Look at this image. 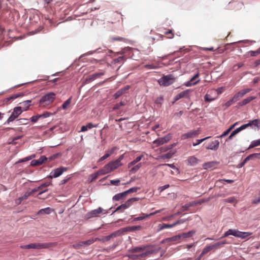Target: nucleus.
<instances>
[{"mask_svg": "<svg viewBox=\"0 0 260 260\" xmlns=\"http://www.w3.org/2000/svg\"><path fill=\"white\" fill-rule=\"evenodd\" d=\"M175 81V78L172 74L164 76L158 80L160 85L167 86L172 84Z\"/></svg>", "mask_w": 260, "mask_h": 260, "instance_id": "obj_1", "label": "nucleus"}, {"mask_svg": "<svg viewBox=\"0 0 260 260\" xmlns=\"http://www.w3.org/2000/svg\"><path fill=\"white\" fill-rule=\"evenodd\" d=\"M55 94L54 92H49L42 97L40 104L43 106L49 105L51 104L55 99Z\"/></svg>", "mask_w": 260, "mask_h": 260, "instance_id": "obj_2", "label": "nucleus"}, {"mask_svg": "<svg viewBox=\"0 0 260 260\" xmlns=\"http://www.w3.org/2000/svg\"><path fill=\"white\" fill-rule=\"evenodd\" d=\"M50 244L49 243H31L25 245H21L20 248L22 249H44L47 248L50 246Z\"/></svg>", "mask_w": 260, "mask_h": 260, "instance_id": "obj_3", "label": "nucleus"}, {"mask_svg": "<svg viewBox=\"0 0 260 260\" xmlns=\"http://www.w3.org/2000/svg\"><path fill=\"white\" fill-rule=\"evenodd\" d=\"M122 165V164H119V161H111L107 164L103 168V170L105 174H108L114 170L117 169L118 167Z\"/></svg>", "mask_w": 260, "mask_h": 260, "instance_id": "obj_4", "label": "nucleus"}, {"mask_svg": "<svg viewBox=\"0 0 260 260\" xmlns=\"http://www.w3.org/2000/svg\"><path fill=\"white\" fill-rule=\"evenodd\" d=\"M108 213V210H105L101 207L91 210L90 212L88 213L87 216L89 218L97 217L99 214L103 213L106 214Z\"/></svg>", "mask_w": 260, "mask_h": 260, "instance_id": "obj_5", "label": "nucleus"}, {"mask_svg": "<svg viewBox=\"0 0 260 260\" xmlns=\"http://www.w3.org/2000/svg\"><path fill=\"white\" fill-rule=\"evenodd\" d=\"M22 112V111L21 110V107H17L14 108L12 114L7 120V122L10 123V122L14 121L21 114Z\"/></svg>", "mask_w": 260, "mask_h": 260, "instance_id": "obj_6", "label": "nucleus"}, {"mask_svg": "<svg viewBox=\"0 0 260 260\" xmlns=\"http://www.w3.org/2000/svg\"><path fill=\"white\" fill-rule=\"evenodd\" d=\"M200 134V130H193L188 132V133L182 135L181 138L182 140H185L188 138H193L198 136Z\"/></svg>", "mask_w": 260, "mask_h": 260, "instance_id": "obj_7", "label": "nucleus"}, {"mask_svg": "<svg viewBox=\"0 0 260 260\" xmlns=\"http://www.w3.org/2000/svg\"><path fill=\"white\" fill-rule=\"evenodd\" d=\"M199 73H197L195 74L189 81H187L185 83L184 85L187 87H190L194 85L199 82L200 79H199Z\"/></svg>", "mask_w": 260, "mask_h": 260, "instance_id": "obj_8", "label": "nucleus"}, {"mask_svg": "<svg viewBox=\"0 0 260 260\" xmlns=\"http://www.w3.org/2000/svg\"><path fill=\"white\" fill-rule=\"evenodd\" d=\"M67 170V168L65 167H60L54 170L51 173L50 177L51 178H56L60 176L64 171Z\"/></svg>", "mask_w": 260, "mask_h": 260, "instance_id": "obj_9", "label": "nucleus"}, {"mask_svg": "<svg viewBox=\"0 0 260 260\" xmlns=\"http://www.w3.org/2000/svg\"><path fill=\"white\" fill-rule=\"evenodd\" d=\"M247 124L248 127H251V128L254 129H260V120L258 119L250 120Z\"/></svg>", "mask_w": 260, "mask_h": 260, "instance_id": "obj_10", "label": "nucleus"}, {"mask_svg": "<svg viewBox=\"0 0 260 260\" xmlns=\"http://www.w3.org/2000/svg\"><path fill=\"white\" fill-rule=\"evenodd\" d=\"M47 159V157L45 156H41L38 159L32 160L30 162V165L32 166H39L43 164Z\"/></svg>", "mask_w": 260, "mask_h": 260, "instance_id": "obj_11", "label": "nucleus"}, {"mask_svg": "<svg viewBox=\"0 0 260 260\" xmlns=\"http://www.w3.org/2000/svg\"><path fill=\"white\" fill-rule=\"evenodd\" d=\"M121 233L119 231H118L112 233L109 236L103 237V238H101V242L104 243L105 241H109L111 239H113L115 237L119 236L121 234Z\"/></svg>", "mask_w": 260, "mask_h": 260, "instance_id": "obj_12", "label": "nucleus"}, {"mask_svg": "<svg viewBox=\"0 0 260 260\" xmlns=\"http://www.w3.org/2000/svg\"><path fill=\"white\" fill-rule=\"evenodd\" d=\"M219 145V142L218 140H215L214 141L212 142L211 143H210L206 147V148L207 150H211L216 151L218 149Z\"/></svg>", "mask_w": 260, "mask_h": 260, "instance_id": "obj_13", "label": "nucleus"}, {"mask_svg": "<svg viewBox=\"0 0 260 260\" xmlns=\"http://www.w3.org/2000/svg\"><path fill=\"white\" fill-rule=\"evenodd\" d=\"M255 98H256L255 96L247 97V98L242 100L241 102H239L237 104V106H238V107L244 106L247 105V104H248L249 103H250L251 101L255 99Z\"/></svg>", "mask_w": 260, "mask_h": 260, "instance_id": "obj_14", "label": "nucleus"}, {"mask_svg": "<svg viewBox=\"0 0 260 260\" xmlns=\"http://www.w3.org/2000/svg\"><path fill=\"white\" fill-rule=\"evenodd\" d=\"M130 88L129 85H126L124 87L118 90L113 95L115 99L118 98L120 96L123 94L126 90Z\"/></svg>", "mask_w": 260, "mask_h": 260, "instance_id": "obj_15", "label": "nucleus"}, {"mask_svg": "<svg viewBox=\"0 0 260 260\" xmlns=\"http://www.w3.org/2000/svg\"><path fill=\"white\" fill-rule=\"evenodd\" d=\"M239 231L235 229H229L226 231L222 236V238L228 237L230 235L234 236L236 237H238Z\"/></svg>", "mask_w": 260, "mask_h": 260, "instance_id": "obj_16", "label": "nucleus"}, {"mask_svg": "<svg viewBox=\"0 0 260 260\" xmlns=\"http://www.w3.org/2000/svg\"><path fill=\"white\" fill-rule=\"evenodd\" d=\"M104 75L103 73H97L89 76L85 80L87 83H89L95 80L96 78Z\"/></svg>", "mask_w": 260, "mask_h": 260, "instance_id": "obj_17", "label": "nucleus"}, {"mask_svg": "<svg viewBox=\"0 0 260 260\" xmlns=\"http://www.w3.org/2000/svg\"><path fill=\"white\" fill-rule=\"evenodd\" d=\"M199 161V160L194 156H191L187 159V163L191 166L196 165Z\"/></svg>", "mask_w": 260, "mask_h": 260, "instance_id": "obj_18", "label": "nucleus"}, {"mask_svg": "<svg viewBox=\"0 0 260 260\" xmlns=\"http://www.w3.org/2000/svg\"><path fill=\"white\" fill-rule=\"evenodd\" d=\"M29 196L30 193L26 192L23 196L19 197V198L15 200V203L17 205H20L22 201L26 200Z\"/></svg>", "mask_w": 260, "mask_h": 260, "instance_id": "obj_19", "label": "nucleus"}, {"mask_svg": "<svg viewBox=\"0 0 260 260\" xmlns=\"http://www.w3.org/2000/svg\"><path fill=\"white\" fill-rule=\"evenodd\" d=\"M98 124H93V123L89 122L86 125H83L81 127L80 132H85L89 129H91L93 127H98Z\"/></svg>", "mask_w": 260, "mask_h": 260, "instance_id": "obj_20", "label": "nucleus"}, {"mask_svg": "<svg viewBox=\"0 0 260 260\" xmlns=\"http://www.w3.org/2000/svg\"><path fill=\"white\" fill-rule=\"evenodd\" d=\"M115 149V147H113L111 149L106 151L105 154L100 158L99 161H103L109 157L113 153Z\"/></svg>", "mask_w": 260, "mask_h": 260, "instance_id": "obj_21", "label": "nucleus"}, {"mask_svg": "<svg viewBox=\"0 0 260 260\" xmlns=\"http://www.w3.org/2000/svg\"><path fill=\"white\" fill-rule=\"evenodd\" d=\"M180 239V236H179V235H178L174 236H173L170 238H166V239L163 240L161 241V243H166V242L169 243L171 241H179Z\"/></svg>", "mask_w": 260, "mask_h": 260, "instance_id": "obj_22", "label": "nucleus"}, {"mask_svg": "<svg viewBox=\"0 0 260 260\" xmlns=\"http://www.w3.org/2000/svg\"><path fill=\"white\" fill-rule=\"evenodd\" d=\"M105 175L103 169L96 172V173L90 175V178H91V181L96 179L99 175Z\"/></svg>", "mask_w": 260, "mask_h": 260, "instance_id": "obj_23", "label": "nucleus"}, {"mask_svg": "<svg viewBox=\"0 0 260 260\" xmlns=\"http://www.w3.org/2000/svg\"><path fill=\"white\" fill-rule=\"evenodd\" d=\"M22 95H23L22 93H18V94H14L9 98H6L4 102L6 104H8L11 101L15 100V99H17V98L22 96Z\"/></svg>", "mask_w": 260, "mask_h": 260, "instance_id": "obj_24", "label": "nucleus"}, {"mask_svg": "<svg viewBox=\"0 0 260 260\" xmlns=\"http://www.w3.org/2000/svg\"><path fill=\"white\" fill-rule=\"evenodd\" d=\"M126 196L125 192H123L121 193H119L113 197L112 200L114 201H119L123 198H124Z\"/></svg>", "mask_w": 260, "mask_h": 260, "instance_id": "obj_25", "label": "nucleus"}, {"mask_svg": "<svg viewBox=\"0 0 260 260\" xmlns=\"http://www.w3.org/2000/svg\"><path fill=\"white\" fill-rule=\"evenodd\" d=\"M218 164L216 161H209L208 162H206L203 164V167L204 169H211L215 166V165Z\"/></svg>", "mask_w": 260, "mask_h": 260, "instance_id": "obj_26", "label": "nucleus"}, {"mask_svg": "<svg viewBox=\"0 0 260 260\" xmlns=\"http://www.w3.org/2000/svg\"><path fill=\"white\" fill-rule=\"evenodd\" d=\"M188 91H189V90H184V91L178 93V94H177L175 96V99H174L175 102L179 100V99H180L182 98L185 97L186 95H187Z\"/></svg>", "mask_w": 260, "mask_h": 260, "instance_id": "obj_27", "label": "nucleus"}, {"mask_svg": "<svg viewBox=\"0 0 260 260\" xmlns=\"http://www.w3.org/2000/svg\"><path fill=\"white\" fill-rule=\"evenodd\" d=\"M196 233L195 231H190L187 233H183L181 234H180L179 236H180L181 238H186L191 237L193 235H194Z\"/></svg>", "mask_w": 260, "mask_h": 260, "instance_id": "obj_28", "label": "nucleus"}, {"mask_svg": "<svg viewBox=\"0 0 260 260\" xmlns=\"http://www.w3.org/2000/svg\"><path fill=\"white\" fill-rule=\"evenodd\" d=\"M140 200L139 198H132L127 200L124 203V205L126 206V209L130 207L132 203L135 201H138Z\"/></svg>", "mask_w": 260, "mask_h": 260, "instance_id": "obj_29", "label": "nucleus"}, {"mask_svg": "<svg viewBox=\"0 0 260 260\" xmlns=\"http://www.w3.org/2000/svg\"><path fill=\"white\" fill-rule=\"evenodd\" d=\"M51 209L49 207H47L44 209H41L38 212V215L41 214H49L51 213Z\"/></svg>", "mask_w": 260, "mask_h": 260, "instance_id": "obj_30", "label": "nucleus"}, {"mask_svg": "<svg viewBox=\"0 0 260 260\" xmlns=\"http://www.w3.org/2000/svg\"><path fill=\"white\" fill-rule=\"evenodd\" d=\"M213 249H214V248H213V247H212V245L206 246L203 249L202 253L200 255V257H202L204 255L207 253L208 252H209L210 250H212Z\"/></svg>", "mask_w": 260, "mask_h": 260, "instance_id": "obj_31", "label": "nucleus"}, {"mask_svg": "<svg viewBox=\"0 0 260 260\" xmlns=\"http://www.w3.org/2000/svg\"><path fill=\"white\" fill-rule=\"evenodd\" d=\"M251 235V233L249 232H243L239 231L238 238H241L242 239H245Z\"/></svg>", "mask_w": 260, "mask_h": 260, "instance_id": "obj_32", "label": "nucleus"}, {"mask_svg": "<svg viewBox=\"0 0 260 260\" xmlns=\"http://www.w3.org/2000/svg\"><path fill=\"white\" fill-rule=\"evenodd\" d=\"M143 157V155H141L139 156H138L136 159H135L134 160L129 162L128 165V168H130L131 166H133L135 165L136 164H137L138 162L140 161L141 159Z\"/></svg>", "mask_w": 260, "mask_h": 260, "instance_id": "obj_33", "label": "nucleus"}, {"mask_svg": "<svg viewBox=\"0 0 260 260\" xmlns=\"http://www.w3.org/2000/svg\"><path fill=\"white\" fill-rule=\"evenodd\" d=\"M158 226H159L158 231H159L165 229L172 228L174 227V225H173V223L172 224L162 223V224H159Z\"/></svg>", "mask_w": 260, "mask_h": 260, "instance_id": "obj_34", "label": "nucleus"}, {"mask_svg": "<svg viewBox=\"0 0 260 260\" xmlns=\"http://www.w3.org/2000/svg\"><path fill=\"white\" fill-rule=\"evenodd\" d=\"M174 153L171 151H170L166 154H165L160 156V157L162 159H169L171 158L174 155Z\"/></svg>", "mask_w": 260, "mask_h": 260, "instance_id": "obj_35", "label": "nucleus"}, {"mask_svg": "<svg viewBox=\"0 0 260 260\" xmlns=\"http://www.w3.org/2000/svg\"><path fill=\"white\" fill-rule=\"evenodd\" d=\"M142 165L141 163L137 164L134 167H132L130 170V172L131 173H135L141 167Z\"/></svg>", "mask_w": 260, "mask_h": 260, "instance_id": "obj_36", "label": "nucleus"}, {"mask_svg": "<svg viewBox=\"0 0 260 260\" xmlns=\"http://www.w3.org/2000/svg\"><path fill=\"white\" fill-rule=\"evenodd\" d=\"M260 145V139L253 141L250 146L248 147V149H250L253 147H255L256 146Z\"/></svg>", "mask_w": 260, "mask_h": 260, "instance_id": "obj_37", "label": "nucleus"}, {"mask_svg": "<svg viewBox=\"0 0 260 260\" xmlns=\"http://www.w3.org/2000/svg\"><path fill=\"white\" fill-rule=\"evenodd\" d=\"M243 96L241 94V92H240V91H239L238 92H237V93H236L234 96L232 98L233 99V101H234V102H236L237 101H239L241 98H242Z\"/></svg>", "mask_w": 260, "mask_h": 260, "instance_id": "obj_38", "label": "nucleus"}, {"mask_svg": "<svg viewBox=\"0 0 260 260\" xmlns=\"http://www.w3.org/2000/svg\"><path fill=\"white\" fill-rule=\"evenodd\" d=\"M153 143L154 144H156V146H158L159 145L164 144L165 143L163 141V139L162 138H159L153 141Z\"/></svg>", "mask_w": 260, "mask_h": 260, "instance_id": "obj_39", "label": "nucleus"}, {"mask_svg": "<svg viewBox=\"0 0 260 260\" xmlns=\"http://www.w3.org/2000/svg\"><path fill=\"white\" fill-rule=\"evenodd\" d=\"M225 244H226V241H220L213 244L212 247H213L214 248H216L219 247H222Z\"/></svg>", "mask_w": 260, "mask_h": 260, "instance_id": "obj_40", "label": "nucleus"}, {"mask_svg": "<svg viewBox=\"0 0 260 260\" xmlns=\"http://www.w3.org/2000/svg\"><path fill=\"white\" fill-rule=\"evenodd\" d=\"M71 100L72 98L70 97L69 99H68L62 105V108L63 109H66L69 107V106L70 105L71 103Z\"/></svg>", "mask_w": 260, "mask_h": 260, "instance_id": "obj_41", "label": "nucleus"}, {"mask_svg": "<svg viewBox=\"0 0 260 260\" xmlns=\"http://www.w3.org/2000/svg\"><path fill=\"white\" fill-rule=\"evenodd\" d=\"M139 189V187H132V188H129V189L125 191L124 192H125V194L126 196L128 193H132V192H135L137 191V190Z\"/></svg>", "mask_w": 260, "mask_h": 260, "instance_id": "obj_42", "label": "nucleus"}, {"mask_svg": "<svg viewBox=\"0 0 260 260\" xmlns=\"http://www.w3.org/2000/svg\"><path fill=\"white\" fill-rule=\"evenodd\" d=\"M233 180L231 179H219L217 181L216 183L224 184V182H226L228 183H232L234 182Z\"/></svg>", "mask_w": 260, "mask_h": 260, "instance_id": "obj_43", "label": "nucleus"}, {"mask_svg": "<svg viewBox=\"0 0 260 260\" xmlns=\"http://www.w3.org/2000/svg\"><path fill=\"white\" fill-rule=\"evenodd\" d=\"M141 229H142V226L140 225L132 226L128 227L127 228V230L129 231H136V230H140Z\"/></svg>", "mask_w": 260, "mask_h": 260, "instance_id": "obj_44", "label": "nucleus"}, {"mask_svg": "<svg viewBox=\"0 0 260 260\" xmlns=\"http://www.w3.org/2000/svg\"><path fill=\"white\" fill-rule=\"evenodd\" d=\"M188 220H189L188 218H187V219H179V220L176 221V222H174L173 223V225H174V226H176L177 225L183 223H184L185 222H186V221H187Z\"/></svg>", "mask_w": 260, "mask_h": 260, "instance_id": "obj_45", "label": "nucleus"}, {"mask_svg": "<svg viewBox=\"0 0 260 260\" xmlns=\"http://www.w3.org/2000/svg\"><path fill=\"white\" fill-rule=\"evenodd\" d=\"M92 243H93V240L92 238H91L88 240L82 241V244H83L84 247H86L92 244Z\"/></svg>", "mask_w": 260, "mask_h": 260, "instance_id": "obj_46", "label": "nucleus"}, {"mask_svg": "<svg viewBox=\"0 0 260 260\" xmlns=\"http://www.w3.org/2000/svg\"><path fill=\"white\" fill-rule=\"evenodd\" d=\"M149 217L148 214H145L144 213L142 214V216H140L139 217L135 218L134 219V221H138V220H142L143 219H145L147 217Z\"/></svg>", "mask_w": 260, "mask_h": 260, "instance_id": "obj_47", "label": "nucleus"}, {"mask_svg": "<svg viewBox=\"0 0 260 260\" xmlns=\"http://www.w3.org/2000/svg\"><path fill=\"white\" fill-rule=\"evenodd\" d=\"M251 56H256L258 54H260V49H258L256 51H250L248 52Z\"/></svg>", "mask_w": 260, "mask_h": 260, "instance_id": "obj_48", "label": "nucleus"}, {"mask_svg": "<svg viewBox=\"0 0 260 260\" xmlns=\"http://www.w3.org/2000/svg\"><path fill=\"white\" fill-rule=\"evenodd\" d=\"M209 138H210V137H207L206 138H204L203 139H199V140H196V143H193V146H197L198 145L200 144V143H201L202 142H203V141H204L205 140L209 139Z\"/></svg>", "mask_w": 260, "mask_h": 260, "instance_id": "obj_49", "label": "nucleus"}, {"mask_svg": "<svg viewBox=\"0 0 260 260\" xmlns=\"http://www.w3.org/2000/svg\"><path fill=\"white\" fill-rule=\"evenodd\" d=\"M126 209V206H125L124 204H121L120 206H118L112 213L113 214L115 212L120 210H124Z\"/></svg>", "mask_w": 260, "mask_h": 260, "instance_id": "obj_50", "label": "nucleus"}, {"mask_svg": "<svg viewBox=\"0 0 260 260\" xmlns=\"http://www.w3.org/2000/svg\"><path fill=\"white\" fill-rule=\"evenodd\" d=\"M239 133V131L237 128L233 131L232 133L230 134L229 137H228V140H232L233 138L238 133Z\"/></svg>", "mask_w": 260, "mask_h": 260, "instance_id": "obj_51", "label": "nucleus"}, {"mask_svg": "<svg viewBox=\"0 0 260 260\" xmlns=\"http://www.w3.org/2000/svg\"><path fill=\"white\" fill-rule=\"evenodd\" d=\"M18 121L20 124H26L28 123L29 119L26 118H20L18 120Z\"/></svg>", "mask_w": 260, "mask_h": 260, "instance_id": "obj_52", "label": "nucleus"}, {"mask_svg": "<svg viewBox=\"0 0 260 260\" xmlns=\"http://www.w3.org/2000/svg\"><path fill=\"white\" fill-rule=\"evenodd\" d=\"M165 34L168 36L167 38L168 39H172L174 36V35L171 30L165 32Z\"/></svg>", "mask_w": 260, "mask_h": 260, "instance_id": "obj_53", "label": "nucleus"}, {"mask_svg": "<svg viewBox=\"0 0 260 260\" xmlns=\"http://www.w3.org/2000/svg\"><path fill=\"white\" fill-rule=\"evenodd\" d=\"M163 139V141L165 143H167L168 142H169L171 138H172V136L170 134H169V135H167V136L164 137H161Z\"/></svg>", "mask_w": 260, "mask_h": 260, "instance_id": "obj_54", "label": "nucleus"}, {"mask_svg": "<svg viewBox=\"0 0 260 260\" xmlns=\"http://www.w3.org/2000/svg\"><path fill=\"white\" fill-rule=\"evenodd\" d=\"M51 184L50 182H46L43 184H42L39 186L38 187V189L40 190L43 189L44 187H48L49 185Z\"/></svg>", "mask_w": 260, "mask_h": 260, "instance_id": "obj_55", "label": "nucleus"}, {"mask_svg": "<svg viewBox=\"0 0 260 260\" xmlns=\"http://www.w3.org/2000/svg\"><path fill=\"white\" fill-rule=\"evenodd\" d=\"M111 40L112 41H123L125 40V39L122 37H112L111 38Z\"/></svg>", "mask_w": 260, "mask_h": 260, "instance_id": "obj_56", "label": "nucleus"}, {"mask_svg": "<svg viewBox=\"0 0 260 260\" xmlns=\"http://www.w3.org/2000/svg\"><path fill=\"white\" fill-rule=\"evenodd\" d=\"M144 249L143 247H136L132 249L133 252H138L142 251Z\"/></svg>", "mask_w": 260, "mask_h": 260, "instance_id": "obj_57", "label": "nucleus"}, {"mask_svg": "<svg viewBox=\"0 0 260 260\" xmlns=\"http://www.w3.org/2000/svg\"><path fill=\"white\" fill-rule=\"evenodd\" d=\"M41 117V116H40V115H37L36 116H34L31 118V121L32 122H36L38 119Z\"/></svg>", "mask_w": 260, "mask_h": 260, "instance_id": "obj_58", "label": "nucleus"}, {"mask_svg": "<svg viewBox=\"0 0 260 260\" xmlns=\"http://www.w3.org/2000/svg\"><path fill=\"white\" fill-rule=\"evenodd\" d=\"M251 90V89L250 88H246V89L241 90V91H240V92H241V94L243 96L245 94L250 92Z\"/></svg>", "mask_w": 260, "mask_h": 260, "instance_id": "obj_59", "label": "nucleus"}, {"mask_svg": "<svg viewBox=\"0 0 260 260\" xmlns=\"http://www.w3.org/2000/svg\"><path fill=\"white\" fill-rule=\"evenodd\" d=\"M151 253V252L150 251H146L145 252H144V253H141L140 254H138L139 258L144 257L147 256L148 254H150Z\"/></svg>", "mask_w": 260, "mask_h": 260, "instance_id": "obj_60", "label": "nucleus"}, {"mask_svg": "<svg viewBox=\"0 0 260 260\" xmlns=\"http://www.w3.org/2000/svg\"><path fill=\"white\" fill-rule=\"evenodd\" d=\"M234 103H235V102H234V101H233V99L232 98L231 99H230V100H229L228 102H226L225 103L224 106L226 108H228V107H230L231 105H232Z\"/></svg>", "mask_w": 260, "mask_h": 260, "instance_id": "obj_61", "label": "nucleus"}, {"mask_svg": "<svg viewBox=\"0 0 260 260\" xmlns=\"http://www.w3.org/2000/svg\"><path fill=\"white\" fill-rule=\"evenodd\" d=\"M82 243V241L76 243L73 245V247L75 248H79L81 247H84L83 244Z\"/></svg>", "mask_w": 260, "mask_h": 260, "instance_id": "obj_62", "label": "nucleus"}, {"mask_svg": "<svg viewBox=\"0 0 260 260\" xmlns=\"http://www.w3.org/2000/svg\"><path fill=\"white\" fill-rule=\"evenodd\" d=\"M120 182V180L119 179H117V180H111L110 181V183L111 184L113 185H115V186H118L119 185V183Z\"/></svg>", "mask_w": 260, "mask_h": 260, "instance_id": "obj_63", "label": "nucleus"}, {"mask_svg": "<svg viewBox=\"0 0 260 260\" xmlns=\"http://www.w3.org/2000/svg\"><path fill=\"white\" fill-rule=\"evenodd\" d=\"M125 105V103L123 102H120L118 104H117L116 105H115V106L114 107V109H118L121 106H124Z\"/></svg>", "mask_w": 260, "mask_h": 260, "instance_id": "obj_64", "label": "nucleus"}]
</instances>
